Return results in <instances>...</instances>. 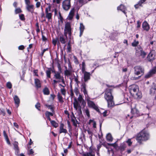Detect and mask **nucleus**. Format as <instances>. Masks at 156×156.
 <instances>
[{"instance_id":"obj_1","label":"nucleus","mask_w":156,"mask_h":156,"mask_svg":"<svg viewBox=\"0 0 156 156\" xmlns=\"http://www.w3.org/2000/svg\"><path fill=\"white\" fill-rule=\"evenodd\" d=\"M86 83H83L81 85V90L85 96L88 106L90 108H96V106L94 103L90 100V98L88 95L87 91L86 88Z\"/></svg>"},{"instance_id":"obj_2","label":"nucleus","mask_w":156,"mask_h":156,"mask_svg":"<svg viewBox=\"0 0 156 156\" xmlns=\"http://www.w3.org/2000/svg\"><path fill=\"white\" fill-rule=\"evenodd\" d=\"M129 92L132 96L136 98H141L142 94L139 91L138 86L136 85H133L130 86Z\"/></svg>"},{"instance_id":"obj_3","label":"nucleus","mask_w":156,"mask_h":156,"mask_svg":"<svg viewBox=\"0 0 156 156\" xmlns=\"http://www.w3.org/2000/svg\"><path fill=\"white\" fill-rule=\"evenodd\" d=\"M149 138V134L146 131L143 130L139 133L136 137L138 142L141 143L142 141L147 140Z\"/></svg>"},{"instance_id":"obj_4","label":"nucleus","mask_w":156,"mask_h":156,"mask_svg":"<svg viewBox=\"0 0 156 156\" xmlns=\"http://www.w3.org/2000/svg\"><path fill=\"white\" fill-rule=\"evenodd\" d=\"M134 73L135 75H143L144 73V68L140 66H135L133 68Z\"/></svg>"},{"instance_id":"obj_5","label":"nucleus","mask_w":156,"mask_h":156,"mask_svg":"<svg viewBox=\"0 0 156 156\" xmlns=\"http://www.w3.org/2000/svg\"><path fill=\"white\" fill-rule=\"evenodd\" d=\"M68 34L69 37L71 36L72 34V29L71 27V25L70 23L69 22H67L65 24L64 31V36L66 37Z\"/></svg>"},{"instance_id":"obj_6","label":"nucleus","mask_w":156,"mask_h":156,"mask_svg":"<svg viewBox=\"0 0 156 156\" xmlns=\"http://www.w3.org/2000/svg\"><path fill=\"white\" fill-rule=\"evenodd\" d=\"M26 5V9L28 11L33 13L34 11V6L30 3V0H24Z\"/></svg>"},{"instance_id":"obj_7","label":"nucleus","mask_w":156,"mask_h":156,"mask_svg":"<svg viewBox=\"0 0 156 156\" xmlns=\"http://www.w3.org/2000/svg\"><path fill=\"white\" fill-rule=\"evenodd\" d=\"M136 54L137 56H141L142 58H144L147 55L146 53L143 50L142 48L140 46H138L136 48Z\"/></svg>"},{"instance_id":"obj_8","label":"nucleus","mask_w":156,"mask_h":156,"mask_svg":"<svg viewBox=\"0 0 156 156\" xmlns=\"http://www.w3.org/2000/svg\"><path fill=\"white\" fill-rule=\"evenodd\" d=\"M71 6V0H64L62 2V8L65 11L69 10Z\"/></svg>"},{"instance_id":"obj_9","label":"nucleus","mask_w":156,"mask_h":156,"mask_svg":"<svg viewBox=\"0 0 156 156\" xmlns=\"http://www.w3.org/2000/svg\"><path fill=\"white\" fill-rule=\"evenodd\" d=\"M51 7L49 6L45 8V13L46 14L45 17L47 18L48 21H50L52 19V13L51 12Z\"/></svg>"},{"instance_id":"obj_10","label":"nucleus","mask_w":156,"mask_h":156,"mask_svg":"<svg viewBox=\"0 0 156 156\" xmlns=\"http://www.w3.org/2000/svg\"><path fill=\"white\" fill-rule=\"evenodd\" d=\"M104 97L106 101L113 99V97L112 95L111 89H108L106 90L105 93Z\"/></svg>"},{"instance_id":"obj_11","label":"nucleus","mask_w":156,"mask_h":156,"mask_svg":"<svg viewBox=\"0 0 156 156\" xmlns=\"http://www.w3.org/2000/svg\"><path fill=\"white\" fill-rule=\"evenodd\" d=\"M131 112L133 115L131 116L130 119H132L133 116L136 117L140 115L139 111L135 108H131Z\"/></svg>"},{"instance_id":"obj_12","label":"nucleus","mask_w":156,"mask_h":156,"mask_svg":"<svg viewBox=\"0 0 156 156\" xmlns=\"http://www.w3.org/2000/svg\"><path fill=\"white\" fill-rule=\"evenodd\" d=\"M156 73V66H154L146 75L145 77L147 78H150L153 76Z\"/></svg>"},{"instance_id":"obj_13","label":"nucleus","mask_w":156,"mask_h":156,"mask_svg":"<svg viewBox=\"0 0 156 156\" xmlns=\"http://www.w3.org/2000/svg\"><path fill=\"white\" fill-rule=\"evenodd\" d=\"M59 69L60 70L59 72L55 71L54 72V75L53 78L57 80H59L60 81V79H62V77L63 76H62L61 75V68L59 67Z\"/></svg>"},{"instance_id":"obj_14","label":"nucleus","mask_w":156,"mask_h":156,"mask_svg":"<svg viewBox=\"0 0 156 156\" xmlns=\"http://www.w3.org/2000/svg\"><path fill=\"white\" fill-rule=\"evenodd\" d=\"M83 73L84 74V82H83V83H85V82H87L88 80L90 79V73L86 71Z\"/></svg>"},{"instance_id":"obj_15","label":"nucleus","mask_w":156,"mask_h":156,"mask_svg":"<svg viewBox=\"0 0 156 156\" xmlns=\"http://www.w3.org/2000/svg\"><path fill=\"white\" fill-rule=\"evenodd\" d=\"M150 94L151 95H154L156 94V84L153 83L150 90Z\"/></svg>"},{"instance_id":"obj_16","label":"nucleus","mask_w":156,"mask_h":156,"mask_svg":"<svg viewBox=\"0 0 156 156\" xmlns=\"http://www.w3.org/2000/svg\"><path fill=\"white\" fill-rule=\"evenodd\" d=\"M147 58L150 61H152L155 59L154 51H152L150 52L147 56Z\"/></svg>"},{"instance_id":"obj_17","label":"nucleus","mask_w":156,"mask_h":156,"mask_svg":"<svg viewBox=\"0 0 156 156\" xmlns=\"http://www.w3.org/2000/svg\"><path fill=\"white\" fill-rule=\"evenodd\" d=\"M59 41L62 44H65L67 41V37H66L63 35H61L59 37Z\"/></svg>"},{"instance_id":"obj_18","label":"nucleus","mask_w":156,"mask_h":156,"mask_svg":"<svg viewBox=\"0 0 156 156\" xmlns=\"http://www.w3.org/2000/svg\"><path fill=\"white\" fill-rule=\"evenodd\" d=\"M75 9L74 8L72 9L69 13V15L67 17V19L69 20H71L74 16Z\"/></svg>"},{"instance_id":"obj_19","label":"nucleus","mask_w":156,"mask_h":156,"mask_svg":"<svg viewBox=\"0 0 156 156\" xmlns=\"http://www.w3.org/2000/svg\"><path fill=\"white\" fill-rule=\"evenodd\" d=\"M64 125L63 123H61L59 127V133H67V131L66 129L64 128Z\"/></svg>"},{"instance_id":"obj_20","label":"nucleus","mask_w":156,"mask_h":156,"mask_svg":"<svg viewBox=\"0 0 156 156\" xmlns=\"http://www.w3.org/2000/svg\"><path fill=\"white\" fill-rule=\"evenodd\" d=\"M142 27L144 29L147 31H148L150 29L149 24L146 21H144L143 23Z\"/></svg>"},{"instance_id":"obj_21","label":"nucleus","mask_w":156,"mask_h":156,"mask_svg":"<svg viewBox=\"0 0 156 156\" xmlns=\"http://www.w3.org/2000/svg\"><path fill=\"white\" fill-rule=\"evenodd\" d=\"M117 9L118 10H120L122 11L124 14H126V12H125L126 10V7L123 5H121L117 7Z\"/></svg>"},{"instance_id":"obj_22","label":"nucleus","mask_w":156,"mask_h":156,"mask_svg":"<svg viewBox=\"0 0 156 156\" xmlns=\"http://www.w3.org/2000/svg\"><path fill=\"white\" fill-rule=\"evenodd\" d=\"M108 106L109 108H112L115 106L114 103L113 99L107 100Z\"/></svg>"},{"instance_id":"obj_23","label":"nucleus","mask_w":156,"mask_h":156,"mask_svg":"<svg viewBox=\"0 0 156 156\" xmlns=\"http://www.w3.org/2000/svg\"><path fill=\"white\" fill-rule=\"evenodd\" d=\"M74 107L76 110H77V109L80 107L77 101L75 99L73 103Z\"/></svg>"},{"instance_id":"obj_24","label":"nucleus","mask_w":156,"mask_h":156,"mask_svg":"<svg viewBox=\"0 0 156 156\" xmlns=\"http://www.w3.org/2000/svg\"><path fill=\"white\" fill-rule=\"evenodd\" d=\"M72 113L73 117H71L72 121L73 123V124L74 126H76L78 121L76 120V117H75L73 113Z\"/></svg>"},{"instance_id":"obj_25","label":"nucleus","mask_w":156,"mask_h":156,"mask_svg":"<svg viewBox=\"0 0 156 156\" xmlns=\"http://www.w3.org/2000/svg\"><path fill=\"white\" fill-rule=\"evenodd\" d=\"M84 27L83 25V24L82 23H80V37L82 36L83 33V32L84 30Z\"/></svg>"},{"instance_id":"obj_26","label":"nucleus","mask_w":156,"mask_h":156,"mask_svg":"<svg viewBox=\"0 0 156 156\" xmlns=\"http://www.w3.org/2000/svg\"><path fill=\"white\" fill-rule=\"evenodd\" d=\"M66 69L64 71V74L65 76H69L71 75L72 73V70L70 69H67L66 67H65Z\"/></svg>"},{"instance_id":"obj_27","label":"nucleus","mask_w":156,"mask_h":156,"mask_svg":"<svg viewBox=\"0 0 156 156\" xmlns=\"http://www.w3.org/2000/svg\"><path fill=\"white\" fill-rule=\"evenodd\" d=\"M35 84L37 87L40 88L41 87V83L39 79H35Z\"/></svg>"},{"instance_id":"obj_28","label":"nucleus","mask_w":156,"mask_h":156,"mask_svg":"<svg viewBox=\"0 0 156 156\" xmlns=\"http://www.w3.org/2000/svg\"><path fill=\"white\" fill-rule=\"evenodd\" d=\"M14 100L15 104L17 105V107H18L20 102V99L17 96H15L14 98Z\"/></svg>"},{"instance_id":"obj_29","label":"nucleus","mask_w":156,"mask_h":156,"mask_svg":"<svg viewBox=\"0 0 156 156\" xmlns=\"http://www.w3.org/2000/svg\"><path fill=\"white\" fill-rule=\"evenodd\" d=\"M18 143L17 142H15L13 143V145L14 146V148L16 151L17 153H18L19 151V148L18 146Z\"/></svg>"},{"instance_id":"obj_30","label":"nucleus","mask_w":156,"mask_h":156,"mask_svg":"<svg viewBox=\"0 0 156 156\" xmlns=\"http://www.w3.org/2000/svg\"><path fill=\"white\" fill-rule=\"evenodd\" d=\"M146 0H140L138 3L135 5V7L136 8H138L139 6H141L142 4L144 3Z\"/></svg>"},{"instance_id":"obj_31","label":"nucleus","mask_w":156,"mask_h":156,"mask_svg":"<svg viewBox=\"0 0 156 156\" xmlns=\"http://www.w3.org/2000/svg\"><path fill=\"white\" fill-rule=\"evenodd\" d=\"M43 91L44 95H48L49 94L50 91L49 89L47 87H45L44 88L43 90Z\"/></svg>"},{"instance_id":"obj_32","label":"nucleus","mask_w":156,"mask_h":156,"mask_svg":"<svg viewBox=\"0 0 156 156\" xmlns=\"http://www.w3.org/2000/svg\"><path fill=\"white\" fill-rule=\"evenodd\" d=\"M126 147V145L124 143L122 144L119 147L120 149L122 151H124Z\"/></svg>"},{"instance_id":"obj_33","label":"nucleus","mask_w":156,"mask_h":156,"mask_svg":"<svg viewBox=\"0 0 156 156\" xmlns=\"http://www.w3.org/2000/svg\"><path fill=\"white\" fill-rule=\"evenodd\" d=\"M106 139L108 141H112V138L111 135L110 133H108L106 136Z\"/></svg>"},{"instance_id":"obj_34","label":"nucleus","mask_w":156,"mask_h":156,"mask_svg":"<svg viewBox=\"0 0 156 156\" xmlns=\"http://www.w3.org/2000/svg\"><path fill=\"white\" fill-rule=\"evenodd\" d=\"M85 66H86V65H85V63L84 61H83V62H82V64L81 70H82V73L86 72L85 71Z\"/></svg>"},{"instance_id":"obj_35","label":"nucleus","mask_w":156,"mask_h":156,"mask_svg":"<svg viewBox=\"0 0 156 156\" xmlns=\"http://www.w3.org/2000/svg\"><path fill=\"white\" fill-rule=\"evenodd\" d=\"M46 73L47 77L48 78H50L51 77V70L49 69L48 70H46Z\"/></svg>"},{"instance_id":"obj_36","label":"nucleus","mask_w":156,"mask_h":156,"mask_svg":"<svg viewBox=\"0 0 156 156\" xmlns=\"http://www.w3.org/2000/svg\"><path fill=\"white\" fill-rule=\"evenodd\" d=\"M60 82V81L59 80H57L55 79L53 80V82L52 83V84L53 86L55 87H56V86L57 83Z\"/></svg>"},{"instance_id":"obj_37","label":"nucleus","mask_w":156,"mask_h":156,"mask_svg":"<svg viewBox=\"0 0 156 156\" xmlns=\"http://www.w3.org/2000/svg\"><path fill=\"white\" fill-rule=\"evenodd\" d=\"M51 125L55 128H57L58 126V124L56 123L55 121L53 120L51 122Z\"/></svg>"},{"instance_id":"obj_38","label":"nucleus","mask_w":156,"mask_h":156,"mask_svg":"<svg viewBox=\"0 0 156 156\" xmlns=\"http://www.w3.org/2000/svg\"><path fill=\"white\" fill-rule=\"evenodd\" d=\"M57 96L58 100L59 101L61 102H63V101L62 100V98L59 93H58V94Z\"/></svg>"},{"instance_id":"obj_39","label":"nucleus","mask_w":156,"mask_h":156,"mask_svg":"<svg viewBox=\"0 0 156 156\" xmlns=\"http://www.w3.org/2000/svg\"><path fill=\"white\" fill-rule=\"evenodd\" d=\"M139 44V42L138 41L134 40L133 42L132 43V45L133 47L136 46Z\"/></svg>"},{"instance_id":"obj_40","label":"nucleus","mask_w":156,"mask_h":156,"mask_svg":"<svg viewBox=\"0 0 156 156\" xmlns=\"http://www.w3.org/2000/svg\"><path fill=\"white\" fill-rule=\"evenodd\" d=\"M83 156H94V154L92 152H89L88 153L84 154Z\"/></svg>"},{"instance_id":"obj_41","label":"nucleus","mask_w":156,"mask_h":156,"mask_svg":"<svg viewBox=\"0 0 156 156\" xmlns=\"http://www.w3.org/2000/svg\"><path fill=\"white\" fill-rule=\"evenodd\" d=\"M45 114L46 116H52L53 115L52 113L49 112L48 111L46 112Z\"/></svg>"},{"instance_id":"obj_42","label":"nucleus","mask_w":156,"mask_h":156,"mask_svg":"<svg viewBox=\"0 0 156 156\" xmlns=\"http://www.w3.org/2000/svg\"><path fill=\"white\" fill-rule=\"evenodd\" d=\"M79 3L80 4H82V5L87 3V0H79Z\"/></svg>"},{"instance_id":"obj_43","label":"nucleus","mask_w":156,"mask_h":156,"mask_svg":"<svg viewBox=\"0 0 156 156\" xmlns=\"http://www.w3.org/2000/svg\"><path fill=\"white\" fill-rule=\"evenodd\" d=\"M78 101L80 102L83 101H84L82 95L80 94L79 95V96L78 98Z\"/></svg>"},{"instance_id":"obj_44","label":"nucleus","mask_w":156,"mask_h":156,"mask_svg":"<svg viewBox=\"0 0 156 156\" xmlns=\"http://www.w3.org/2000/svg\"><path fill=\"white\" fill-rule=\"evenodd\" d=\"M22 11L21 9L20 8H17L15 10V12L16 14L21 13Z\"/></svg>"},{"instance_id":"obj_45","label":"nucleus","mask_w":156,"mask_h":156,"mask_svg":"<svg viewBox=\"0 0 156 156\" xmlns=\"http://www.w3.org/2000/svg\"><path fill=\"white\" fill-rule=\"evenodd\" d=\"M87 133H88V134H89V135H90L89 136L90 138L91 139L92 137V136L93 135V134L92 132L90 130H87Z\"/></svg>"},{"instance_id":"obj_46","label":"nucleus","mask_w":156,"mask_h":156,"mask_svg":"<svg viewBox=\"0 0 156 156\" xmlns=\"http://www.w3.org/2000/svg\"><path fill=\"white\" fill-rule=\"evenodd\" d=\"M6 87L9 89H11L12 87V85L10 82H8L6 84Z\"/></svg>"},{"instance_id":"obj_47","label":"nucleus","mask_w":156,"mask_h":156,"mask_svg":"<svg viewBox=\"0 0 156 156\" xmlns=\"http://www.w3.org/2000/svg\"><path fill=\"white\" fill-rule=\"evenodd\" d=\"M85 112L86 113L88 117H90V112L89 110L88 109H85L84 110Z\"/></svg>"},{"instance_id":"obj_48","label":"nucleus","mask_w":156,"mask_h":156,"mask_svg":"<svg viewBox=\"0 0 156 156\" xmlns=\"http://www.w3.org/2000/svg\"><path fill=\"white\" fill-rule=\"evenodd\" d=\"M61 92L62 94L64 95L65 96L66 93V91L64 88H62L61 89Z\"/></svg>"},{"instance_id":"obj_49","label":"nucleus","mask_w":156,"mask_h":156,"mask_svg":"<svg viewBox=\"0 0 156 156\" xmlns=\"http://www.w3.org/2000/svg\"><path fill=\"white\" fill-rule=\"evenodd\" d=\"M35 107L39 110H40V104L39 103H37L35 105Z\"/></svg>"},{"instance_id":"obj_50","label":"nucleus","mask_w":156,"mask_h":156,"mask_svg":"<svg viewBox=\"0 0 156 156\" xmlns=\"http://www.w3.org/2000/svg\"><path fill=\"white\" fill-rule=\"evenodd\" d=\"M20 18V20H25V17L24 15L23 14H21L19 15Z\"/></svg>"},{"instance_id":"obj_51","label":"nucleus","mask_w":156,"mask_h":156,"mask_svg":"<svg viewBox=\"0 0 156 156\" xmlns=\"http://www.w3.org/2000/svg\"><path fill=\"white\" fill-rule=\"evenodd\" d=\"M78 113L79 115H82V112L81 110V107H80L79 108L77 109V110Z\"/></svg>"},{"instance_id":"obj_52","label":"nucleus","mask_w":156,"mask_h":156,"mask_svg":"<svg viewBox=\"0 0 156 156\" xmlns=\"http://www.w3.org/2000/svg\"><path fill=\"white\" fill-rule=\"evenodd\" d=\"M126 142L128 143L129 146H130L132 144V142H131V139H128Z\"/></svg>"},{"instance_id":"obj_53","label":"nucleus","mask_w":156,"mask_h":156,"mask_svg":"<svg viewBox=\"0 0 156 156\" xmlns=\"http://www.w3.org/2000/svg\"><path fill=\"white\" fill-rule=\"evenodd\" d=\"M58 40V39H53L52 40V43L54 45V46H55L56 45L57 41Z\"/></svg>"},{"instance_id":"obj_54","label":"nucleus","mask_w":156,"mask_h":156,"mask_svg":"<svg viewBox=\"0 0 156 156\" xmlns=\"http://www.w3.org/2000/svg\"><path fill=\"white\" fill-rule=\"evenodd\" d=\"M67 49L69 51H70L71 50V47L70 45V42H69L67 44Z\"/></svg>"},{"instance_id":"obj_55","label":"nucleus","mask_w":156,"mask_h":156,"mask_svg":"<svg viewBox=\"0 0 156 156\" xmlns=\"http://www.w3.org/2000/svg\"><path fill=\"white\" fill-rule=\"evenodd\" d=\"M42 39L43 41H46L47 40V38L42 34Z\"/></svg>"},{"instance_id":"obj_56","label":"nucleus","mask_w":156,"mask_h":156,"mask_svg":"<svg viewBox=\"0 0 156 156\" xmlns=\"http://www.w3.org/2000/svg\"><path fill=\"white\" fill-rule=\"evenodd\" d=\"M41 5V3L40 2H37L36 4V6L37 8H39Z\"/></svg>"},{"instance_id":"obj_57","label":"nucleus","mask_w":156,"mask_h":156,"mask_svg":"<svg viewBox=\"0 0 156 156\" xmlns=\"http://www.w3.org/2000/svg\"><path fill=\"white\" fill-rule=\"evenodd\" d=\"M137 27L138 28H139L140 27V25H141V23L139 21H138L137 22Z\"/></svg>"},{"instance_id":"obj_58","label":"nucleus","mask_w":156,"mask_h":156,"mask_svg":"<svg viewBox=\"0 0 156 156\" xmlns=\"http://www.w3.org/2000/svg\"><path fill=\"white\" fill-rule=\"evenodd\" d=\"M24 48V46L23 45H20L18 47V49L20 50H23Z\"/></svg>"},{"instance_id":"obj_59","label":"nucleus","mask_w":156,"mask_h":156,"mask_svg":"<svg viewBox=\"0 0 156 156\" xmlns=\"http://www.w3.org/2000/svg\"><path fill=\"white\" fill-rule=\"evenodd\" d=\"M3 134L5 139L7 138H8V136L6 134V132L5 130L3 131Z\"/></svg>"},{"instance_id":"obj_60","label":"nucleus","mask_w":156,"mask_h":156,"mask_svg":"<svg viewBox=\"0 0 156 156\" xmlns=\"http://www.w3.org/2000/svg\"><path fill=\"white\" fill-rule=\"evenodd\" d=\"M68 69H70V70H72V68L71 67V65L70 64V62L68 63Z\"/></svg>"},{"instance_id":"obj_61","label":"nucleus","mask_w":156,"mask_h":156,"mask_svg":"<svg viewBox=\"0 0 156 156\" xmlns=\"http://www.w3.org/2000/svg\"><path fill=\"white\" fill-rule=\"evenodd\" d=\"M140 77H133V76H132L131 79V80H137Z\"/></svg>"},{"instance_id":"obj_62","label":"nucleus","mask_w":156,"mask_h":156,"mask_svg":"<svg viewBox=\"0 0 156 156\" xmlns=\"http://www.w3.org/2000/svg\"><path fill=\"white\" fill-rule=\"evenodd\" d=\"M74 92L75 93H76V94H77L78 93V89L77 88H76L75 89H74Z\"/></svg>"},{"instance_id":"obj_63","label":"nucleus","mask_w":156,"mask_h":156,"mask_svg":"<svg viewBox=\"0 0 156 156\" xmlns=\"http://www.w3.org/2000/svg\"><path fill=\"white\" fill-rule=\"evenodd\" d=\"M14 126L16 128H18L19 127V126L18 124L16 122H14L13 123Z\"/></svg>"},{"instance_id":"obj_64","label":"nucleus","mask_w":156,"mask_h":156,"mask_svg":"<svg viewBox=\"0 0 156 156\" xmlns=\"http://www.w3.org/2000/svg\"><path fill=\"white\" fill-rule=\"evenodd\" d=\"M107 111H105L104 112H103V116H104V117H105L106 116H107Z\"/></svg>"}]
</instances>
